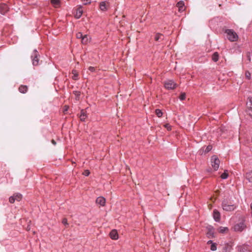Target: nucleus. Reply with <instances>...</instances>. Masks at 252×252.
Listing matches in <instances>:
<instances>
[{
    "label": "nucleus",
    "instance_id": "obj_35",
    "mask_svg": "<svg viewBox=\"0 0 252 252\" xmlns=\"http://www.w3.org/2000/svg\"><path fill=\"white\" fill-rule=\"evenodd\" d=\"M62 223L65 225H68L67 219L66 218H64L62 220Z\"/></svg>",
    "mask_w": 252,
    "mask_h": 252
},
{
    "label": "nucleus",
    "instance_id": "obj_23",
    "mask_svg": "<svg viewBox=\"0 0 252 252\" xmlns=\"http://www.w3.org/2000/svg\"><path fill=\"white\" fill-rule=\"evenodd\" d=\"M163 35L160 33H157L155 36V39L157 41H158L160 39L162 40L163 39Z\"/></svg>",
    "mask_w": 252,
    "mask_h": 252
},
{
    "label": "nucleus",
    "instance_id": "obj_32",
    "mask_svg": "<svg viewBox=\"0 0 252 252\" xmlns=\"http://www.w3.org/2000/svg\"><path fill=\"white\" fill-rule=\"evenodd\" d=\"M164 127L167 128L168 130H171V126L168 124H166L164 125Z\"/></svg>",
    "mask_w": 252,
    "mask_h": 252
},
{
    "label": "nucleus",
    "instance_id": "obj_33",
    "mask_svg": "<svg viewBox=\"0 0 252 252\" xmlns=\"http://www.w3.org/2000/svg\"><path fill=\"white\" fill-rule=\"evenodd\" d=\"M90 172L88 170H86L83 172V175H84L86 176H88L89 175Z\"/></svg>",
    "mask_w": 252,
    "mask_h": 252
},
{
    "label": "nucleus",
    "instance_id": "obj_13",
    "mask_svg": "<svg viewBox=\"0 0 252 252\" xmlns=\"http://www.w3.org/2000/svg\"><path fill=\"white\" fill-rule=\"evenodd\" d=\"M177 6L178 8V10L180 12H182L185 10V7L184 6V3L183 1H180L177 3Z\"/></svg>",
    "mask_w": 252,
    "mask_h": 252
},
{
    "label": "nucleus",
    "instance_id": "obj_7",
    "mask_svg": "<svg viewBox=\"0 0 252 252\" xmlns=\"http://www.w3.org/2000/svg\"><path fill=\"white\" fill-rule=\"evenodd\" d=\"M109 2L106 1L101 2L99 4V8L102 11H105L108 9Z\"/></svg>",
    "mask_w": 252,
    "mask_h": 252
},
{
    "label": "nucleus",
    "instance_id": "obj_15",
    "mask_svg": "<svg viewBox=\"0 0 252 252\" xmlns=\"http://www.w3.org/2000/svg\"><path fill=\"white\" fill-rule=\"evenodd\" d=\"M28 87L25 85H21L19 88V91L20 93L25 94L28 91Z\"/></svg>",
    "mask_w": 252,
    "mask_h": 252
},
{
    "label": "nucleus",
    "instance_id": "obj_5",
    "mask_svg": "<svg viewBox=\"0 0 252 252\" xmlns=\"http://www.w3.org/2000/svg\"><path fill=\"white\" fill-rule=\"evenodd\" d=\"M164 87L168 90H173L177 87V84L172 80L166 81L164 83Z\"/></svg>",
    "mask_w": 252,
    "mask_h": 252
},
{
    "label": "nucleus",
    "instance_id": "obj_3",
    "mask_svg": "<svg viewBox=\"0 0 252 252\" xmlns=\"http://www.w3.org/2000/svg\"><path fill=\"white\" fill-rule=\"evenodd\" d=\"M211 161L212 166L214 169L215 170H218L219 167L220 161L217 156L214 155L212 156Z\"/></svg>",
    "mask_w": 252,
    "mask_h": 252
},
{
    "label": "nucleus",
    "instance_id": "obj_22",
    "mask_svg": "<svg viewBox=\"0 0 252 252\" xmlns=\"http://www.w3.org/2000/svg\"><path fill=\"white\" fill-rule=\"evenodd\" d=\"M13 195L15 197V200H16L17 201H20L22 199V195L21 194L15 193Z\"/></svg>",
    "mask_w": 252,
    "mask_h": 252
},
{
    "label": "nucleus",
    "instance_id": "obj_31",
    "mask_svg": "<svg viewBox=\"0 0 252 252\" xmlns=\"http://www.w3.org/2000/svg\"><path fill=\"white\" fill-rule=\"evenodd\" d=\"M9 201L11 203H13L15 202V197L14 195L11 197H10L9 199Z\"/></svg>",
    "mask_w": 252,
    "mask_h": 252
},
{
    "label": "nucleus",
    "instance_id": "obj_34",
    "mask_svg": "<svg viewBox=\"0 0 252 252\" xmlns=\"http://www.w3.org/2000/svg\"><path fill=\"white\" fill-rule=\"evenodd\" d=\"M82 1L84 2V4L87 5L88 4L91 3V0H81Z\"/></svg>",
    "mask_w": 252,
    "mask_h": 252
},
{
    "label": "nucleus",
    "instance_id": "obj_26",
    "mask_svg": "<svg viewBox=\"0 0 252 252\" xmlns=\"http://www.w3.org/2000/svg\"><path fill=\"white\" fill-rule=\"evenodd\" d=\"M247 108H252V98H249V101L247 103Z\"/></svg>",
    "mask_w": 252,
    "mask_h": 252
},
{
    "label": "nucleus",
    "instance_id": "obj_16",
    "mask_svg": "<svg viewBox=\"0 0 252 252\" xmlns=\"http://www.w3.org/2000/svg\"><path fill=\"white\" fill-rule=\"evenodd\" d=\"M246 178L250 182L252 183V170L246 173Z\"/></svg>",
    "mask_w": 252,
    "mask_h": 252
},
{
    "label": "nucleus",
    "instance_id": "obj_37",
    "mask_svg": "<svg viewBox=\"0 0 252 252\" xmlns=\"http://www.w3.org/2000/svg\"><path fill=\"white\" fill-rule=\"evenodd\" d=\"M250 76H251V74H250V72H246V76L248 79H249V78H250Z\"/></svg>",
    "mask_w": 252,
    "mask_h": 252
},
{
    "label": "nucleus",
    "instance_id": "obj_38",
    "mask_svg": "<svg viewBox=\"0 0 252 252\" xmlns=\"http://www.w3.org/2000/svg\"><path fill=\"white\" fill-rule=\"evenodd\" d=\"M51 142L53 145H55L56 144V142L53 139Z\"/></svg>",
    "mask_w": 252,
    "mask_h": 252
},
{
    "label": "nucleus",
    "instance_id": "obj_14",
    "mask_svg": "<svg viewBox=\"0 0 252 252\" xmlns=\"http://www.w3.org/2000/svg\"><path fill=\"white\" fill-rule=\"evenodd\" d=\"M213 217L216 221H219L220 220V214L217 210H214Z\"/></svg>",
    "mask_w": 252,
    "mask_h": 252
},
{
    "label": "nucleus",
    "instance_id": "obj_2",
    "mask_svg": "<svg viewBox=\"0 0 252 252\" xmlns=\"http://www.w3.org/2000/svg\"><path fill=\"white\" fill-rule=\"evenodd\" d=\"M222 207L223 210L226 211H232L236 208V206L235 205L232 204L231 203L227 201H224L222 202Z\"/></svg>",
    "mask_w": 252,
    "mask_h": 252
},
{
    "label": "nucleus",
    "instance_id": "obj_19",
    "mask_svg": "<svg viewBox=\"0 0 252 252\" xmlns=\"http://www.w3.org/2000/svg\"><path fill=\"white\" fill-rule=\"evenodd\" d=\"M72 73L73 74V76L72 77V78L74 80H77L78 79V73L76 70H73L72 71Z\"/></svg>",
    "mask_w": 252,
    "mask_h": 252
},
{
    "label": "nucleus",
    "instance_id": "obj_10",
    "mask_svg": "<svg viewBox=\"0 0 252 252\" xmlns=\"http://www.w3.org/2000/svg\"><path fill=\"white\" fill-rule=\"evenodd\" d=\"M8 11V6L5 3H1L0 4V13L2 14H4Z\"/></svg>",
    "mask_w": 252,
    "mask_h": 252
},
{
    "label": "nucleus",
    "instance_id": "obj_11",
    "mask_svg": "<svg viewBox=\"0 0 252 252\" xmlns=\"http://www.w3.org/2000/svg\"><path fill=\"white\" fill-rule=\"evenodd\" d=\"M105 199L102 196H99L96 199V203L102 206H104L105 205Z\"/></svg>",
    "mask_w": 252,
    "mask_h": 252
},
{
    "label": "nucleus",
    "instance_id": "obj_40",
    "mask_svg": "<svg viewBox=\"0 0 252 252\" xmlns=\"http://www.w3.org/2000/svg\"><path fill=\"white\" fill-rule=\"evenodd\" d=\"M248 60H249L250 62H251V58H250V55H248Z\"/></svg>",
    "mask_w": 252,
    "mask_h": 252
},
{
    "label": "nucleus",
    "instance_id": "obj_28",
    "mask_svg": "<svg viewBox=\"0 0 252 252\" xmlns=\"http://www.w3.org/2000/svg\"><path fill=\"white\" fill-rule=\"evenodd\" d=\"M181 100H183L186 98V94L185 93H182L179 97Z\"/></svg>",
    "mask_w": 252,
    "mask_h": 252
},
{
    "label": "nucleus",
    "instance_id": "obj_24",
    "mask_svg": "<svg viewBox=\"0 0 252 252\" xmlns=\"http://www.w3.org/2000/svg\"><path fill=\"white\" fill-rule=\"evenodd\" d=\"M228 176V172L227 170H225L224 172L220 175V177L222 179H226Z\"/></svg>",
    "mask_w": 252,
    "mask_h": 252
},
{
    "label": "nucleus",
    "instance_id": "obj_39",
    "mask_svg": "<svg viewBox=\"0 0 252 252\" xmlns=\"http://www.w3.org/2000/svg\"><path fill=\"white\" fill-rule=\"evenodd\" d=\"M207 244H213L212 241L211 240H209L208 241Z\"/></svg>",
    "mask_w": 252,
    "mask_h": 252
},
{
    "label": "nucleus",
    "instance_id": "obj_6",
    "mask_svg": "<svg viewBox=\"0 0 252 252\" xmlns=\"http://www.w3.org/2000/svg\"><path fill=\"white\" fill-rule=\"evenodd\" d=\"M39 55L36 51H34L32 56V64L33 65H37L39 63Z\"/></svg>",
    "mask_w": 252,
    "mask_h": 252
},
{
    "label": "nucleus",
    "instance_id": "obj_8",
    "mask_svg": "<svg viewBox=\"0 0 252 252\" xmlns=\"http://www.w3.org/2000/svg\"><path fill=\"white\" fill-rule=\"evenodd\" d=\"M83 8L81 5H78L77 6V8L76 11V13L75 14V17L77 19L80 18L82 14H83Z\"/></svg>",
    "mask_w": 252,
    "mask_h": 252
},
{
    "label": "nucleus",
    "instance_id": "obj_21",
    "mask_svg": "<svg viewBox=\"0 0 252 252\" xmlns=\"http://www.w3.org/2000/svg\"><path fill=\"white\" fill-rule=\"evenodd\" d=\"M212 59L215 62H217L219 60V54L217 52L214 53L212 55Z\"/></svg>",
    "mask_w": 252,
    "mask_h": 252
},
{
    "label": "nucleus",
    "instance_id": "obj_12",
    "mask_svg": "<svg viewBox=\"0 0 252 252\" xmlns=\"http://www.w3.org/2000/svg\"><path fill=\"white\" fill-rule=\"evenodd\" d=\"M80 119L81 121H85L87 118V114L85 110H82L79 115Z\"/></svg>",
    "mask_w": 252,
    "mask_h": 252
},
{
    "label": "nucleus",
    "instance_id": "obj_1",
    "mask_svg": "<svg viewBox=\"0 0 252 252\" xmlns=\"http://www.w3.org/2000/svg\"><path fill=\"white\" fill-rule=\"evenodd\" d=\"M225 32L227 34V38L229 41L234 42L238 40L237 34L232 30H226Z\"/></svg>",
    "mask_w": 252,
    "mask_h": 252
},
{
    "label": "nucleus",
    "instance_id": "obj_27",
    "mask_svg": "<svg viewBox=\"0 0 252 252\" xmlns=\"http://www.w3.org/2000/svg\"><path fill=\"white\" fill-rule=\"evenodd\" d=\"M76 36L77 38L82 39L84 35H83V34L81 32H78L76 34Z\"/></svg>",
    "mask_w": 252,
    "mask_h": 252
},
{
    "label": "nucleus",
    "instance_id": "obj_17",
    "mask_svg": "<svg viewBox=\"0 0 252 252\" xmlns=\"http://www.w3.org/2000/svg\"><path fill=\"white\" fill-rule=\"evenodd\" d=\"M51 3L55 7H58L60 5V0H51Z\"/></svg>",
    "mask_w": 252,
    "mask_h": 252
},
{
    "label": "nucleus",
    "instance_id": "obj_4",
    "mask_svg": "<svg viewBox=\"0 0 252 252\" xmlns=\"http://www.w3.org/2000/svg\"><path fill=\"white\" fill-rule=\"evenodd\" d=\"M246 228V225L244 220L237 223L234 226L235 231L241 232Z\"/></svg>",
    "mask_w": 252,
    "mask_h": 252
},
{
    "label": "nucleus",
    "instance_id": "obj_25",
    "mask_svg": "<svg viewBox=\"0 0 252 252\" xmlns=\"http://www.w3.org/2000/svg\"><path fill=\"white\" fill-rule=\"evenodd\" d=\"M155 113H156V114L157 115V116L159 118L161 117V116H162V112H161V111L160 109H156L155 110Z\"/></svg>",
    "mask_w": 252,
    "mask_h": 252
},
{
    "label": "nucleus",
    "instance_id": "obj_41",
    "mask_svg": "<svg viewBox=\"0 0 252 252\" xmlns=\"http://www.w3.org/2000/svg\"><path fill=\"white\" fill-rule=\"evenodd\" d=\"M77 95H80V93L79 92H77Z\"/></svg>",
    "mask_w": 252,
    "mask_h": 252
},
{
    "label": "nucleus",
    "instance_id": "obj_18",
    "mask_svg": "<svg viewBox=\"0 0 252 252\" xmlns=\"http://www.w3.org/2000/svg\"><path fill=\"white\" fill-rule=\"evenodd\" d=\"M81 41L83 44H86L90 41V38L87 35H84L81 40Z\"/></svg>",
    "mask_w": 252,
    "mask_h": 252
},
{
    "label": "nucleus",
    "instance_id": "obj_29",
    "mask_svg": "<svg viewBox=\"0 0 252 252\" xmlns=\"http://www.w3.org/2000/svg\"><path fill=\"white\" fill-rule=\"evenodd\" d=\"M211 250L213 251H216L217 250V246L216 244L213 243L212 244L211 247Z\"/></svg>",
    "mask_w": 252,
    "mask_h": 252
},
{
    "label": "nucleus",
    "instance_id": "obj_30",
    "mask_svg": "<svg viewBox=\"0 0 252 252\" xmlns=\"http://www.w3.org/2000/svg\"><path fill=\"white\" fill-rule=\"evenodd\" d=\"M212 146H211V145H209V146H208L206 148L205 150V152L206 153H208V152H209V151H210L212 150Z\"/></svg>",
    "mask_w": 252,
    "mask_h": 252
},
{
    "label": "nucleus",
    "instance_id": "obj_36",
    "mask_svg": "<svg viewBox=\"0 0 252 252\" xmlns=\"http://www.w3.org/2000/svg\"><path fill=\"white\" fill-rule=\"evenodd\" d=\"M95 67L93 66H90L89 67V70L91 72H94L95 71Z\"/></svg>",
    "mask_w": 252,
    "mask_h": 252
},
{
    "label": "nucleus",
    "instance_id": "obj_20",
    "mask_svg": "<svg viewBox=\"0 0 252 252\" xmlns=\"http://www.w3.org/2000/svg\"><path fill=\"white\" fill-rule=\"evenodd\" d=\"M228 229L227 227H220L218 229V231L221 233L227 232H228Z\"/></svg>",
    "mask_w": 252,
    "mask_h": 252
},
{
    "label": "nucleus",
    "instance_id": "obj_9",
    "mask_svg": "<svg viewBox=\"0 0 252 252\" xmlns=\"http://www.w3.org/2000/svg\"><path fill=\"white\" fill-rule=\"evenodd\" d=\"M110 238L113 240H117L119 238V235L117 231L113 229L109 233Z\"/></svg>",
    "mask_w": 252,
    "mask_h": 252
}]
</instances>
